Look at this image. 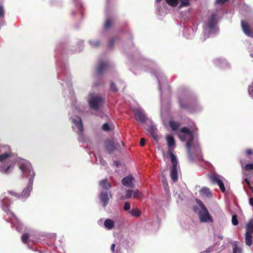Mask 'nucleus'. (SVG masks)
<instances>
[{"mask_svg": "<svg viewBox=\"0 0 253 253\" xmlns=\"http://www.w3.org/2000/svg\"><path fill=\"white\" fill-rule=\"evenodd\" d=\"M244 181L246 182V183L250 186L251 184L250 181L248 178L245 179Z\"/></svg>", "mask_w": 253, "mask_h": 253, "instance_id": "49", "label": "nucleus"}, {"mask_svg": "<svg viewBox=\"0 0 253 253\" xmlns=\"http://www.w3.org/2000/svg\"><path fill=\"white\" fill-rule=\"evenodd\" d=\"M169 126L172 131L177 130L180 126V124L174 121H170Z\"/></svg>", "mask_w": 253, "mask_h": 253, "instance_id": "20", "label": "nucleus"}, {"mask_svg": "<svg viewBox=\"0 0 253 253\" xmlns=\"http://www.w3.org/2000/svg\"><path fill=\"white\" fill-rule=\"evenodd\" d=\"M241 26L244 33L247 36L251 38L253 37V32L251 30L250 27L247 22L242 21Z\"/></svg>", "mask_w": 253, "mask_h": 253, "instance_id": "7", "label": "nucleus"}, {"mask_svg": "<svg viewBox=\"0 0 253 253\" xmlns=\"http://www.w3.org/2000/svg\"><path fill=\"white\" fill-rule=\"evenodd\" d=\"M250 204L253 207V198H251L249 199Z\"/></svg>", "mask_w": 253, "mask_h": 253, "instance_id": "50", "label": "nucleus"}, {"mask_svg": "<svg viewBox=\"0 0 253 253\" xmlns=\"http://www.w3.org/2000/svg\"><path fill=\"white\" fill-rule=\"evenodd\" d=\"M133 181L134 178L133 176L132 175H128L123 178L122 182L125 186L133 188L134 187Z\"/></svg>", "mask_w": 253, "mask_h": 253, "instance_id": "9", "label": "nucleus"}, {"mask_svg": "<svg viewBox=\"0 0 253 253\" xmlns=\"http://www.w3.org/2000/svg\"><path fill=\"white\" fill-rule=\"evenodd\" d=\"M252 233H245V243L248 246H251L253 244Z\"/></svg>", "mask_w": 253, "mask_h": 253, "instance_id": "18", "label": "nucleus"}, {"mask_svg": "<svg viewBox=\"0 0 253 253\" xmlns=\"http://www.w3.org/2000/svg\"><path fill=\"white\" fill-rule=\"evenodd\" d=\"M246 154L247 156H250L253 154V150L251 149H247L246 150Z\"/></svg>", "mask_w": 253, "mask_h": 253, "instance_id": "43", "label": "nucleus"}, {"mask_svg": "<svg viewBox=\"0 0 253 253\" xmlns=\"http://www.w3.org/2000/svg\"><path fill=\"white\" fill-rule=\"evenodd\" d=\"M104 226L108 229L111 230L115 226V223L113 220L107 219L105 220L104 223Z\"/></svg>", "mask_w": 253, "mask_h": 253, "instance_id": "19", "label": "nucleus"}, {"mask_svg": "<svg viewBox=\"0 0 253 253\" xmlns=\"http://www.w3.org/2000/svg\"><path fill=\"white\" fill-rule=\"evenodd\" d=\"M73 122L77 126L80 132L82 133L83 131L84 127L81 119L79 118L78 120L74 119L73 120Z\"/></svg>", "mask_w": 253, "mask_h": 253, "instance_id": "17", "label": "nucleus"}, {"mask_svg": "<svg viewBox=\"0 0 253 253\" xmlns=\"http://www.w3.org/2000/svg\"><path fill=\"white\" fill-rule=\"evenodd\" d=\"M246 175L247 176H248V173H246Z\"/></svg>", "mask_w": 253, "mask_h": 253, "instance_id": "53", "label": "nucleus"}, {"mask_svg": "<svg viewBox=\"0 0 253 253\" xmlns=\"http://www.w3.org/2000/svg\"><path fill=\"white\" fill-rule=\"evenodd\" d=\"M170 177L174 182L178 180L177 168V166H173L170 169Z\"/></svg>", "mask_w": 253, "mask_h": 253, "instance_id": "12", "label": "nucleus"}, {"mask_svg": "<svg viewBox=\"0 0 253 253\" xmlns=\"http://www.w3.org/2000/svg\"><path fill=\"white\" fill-rule=\"evenodd\" d=\"M202 208L203 212L199 214L200 221L202 222H213V219L207 209L203 205Z\"/></svg>", "mask_w": 253, "mask_h": 253, "instance_id": "4", "label": "nucleus"}, {"mask_svg": "<svg viewBox=\"0 0 253 253\" xmlns=\"http://www.w3.org/2000/svg\"><path fill=\"white\" fill-rule=\"evenodd\" d=\"M162 0H156L157 3H160Z\"/></svg>", "mask_w": 253, "mask_h": 253, "instance_id": "51", "label": "nucleus"}, {"mask_svg": "<svg viewBox=\"0 0 253 253\" xmlns=\"http://www.w3.org/2000/svg\"><path fill=\"white\" fill-rule=\"evenodd\" d=\"M108 67V64L106 62H100L96 68L97 74L99 76L101 75Z\"/></svg>", "mask_w": 253, "mask_h": 253, "instance_id": "11", "label": "nucleus"}, {"mask_svg": "<svg viewBox=\"0 0 253 253\" xmlns=\"http://www.w3.org/2000/svg\"><path fill=\"white\" fill-rule=\"evenodd\" d=\"M250 94H253V85H252L249 89Z\"/></svg>", "mask_w": 253, "mask_h": 253, "instance_id": "47", "label": "nucleus"}, {"mask_svg": "<svg viewBox=\"0 0 253 253\" xmlns=\"http://www.w3.org/2000/svg\"><path fill=\"white\" fill-rule=\"evenodd\" d=\"M251 189H252V191L253 193V187H251Z\"/></svg>", "mask_w": 253, "mask_h": 253, "instance_id": "52", "label": "nucleus"}, {"mask_svg": "<svg viewBox=\"0 0 253 253\" xmlns=\"http://www.w3.org/2000/svg\"><path fill=\"white\" fill-rule=\"evenodd\" d=\"M178 103L180 108L183 109H188L190 106V103L184 101L181 98H179Z\"/></svg>", "mask_w": 253, "mask_h": 253, "instance_id": "21", "label": "nucleus"}, {"mask_svg": "<svg viewBox=\"0 0 253 253\" xmlns=\"http://www.w3.org/2000/svg\"><path fill=\"white\" fill-rule=\"evenodd\" d=\"M157 128L154 125H150L149 128V132L151 136L155 139L157 140L158 136L157 133Z\"/></svg>", "mask_w": 253, "mask_h": 253, "instance_id": "14", "label": "nucleus"}, {"mask_svg": "<svg viewBox=\"0 0 253 253\" xmlns=\"http://www.w3.org/2000/svg\"><path fill=\"white\" fill-rule=\"evenodd\" d=\"M232 223L234 225H237L238 224V221L237 219V216L236 215H233L232 217Z\"/></svg>", "mask_w": 253, "mask_h": 253, "instance_id": "35", "label": "nucleus"}, {"mask_svg": "<svg viewBox=\"0 0 253 253\" xmlns=\"http://www.w3.org/2000/svg\"><path fill=\"white\" fill-rule=\"evenodd\" d=\"M166 139L169 147H171L175 145V141L174 138L171 135H168L166 137Z\"/></svg>", "mask_w": 253, "mask_h": 253, "instance_id": "25", "label": "nucleus"}, {"mask_svg": "<svg viewBox=\"0 0 253 253\" xmlns=\"http://www.w3.org/2000/svg\"><path fill=\"white\" fill-rule=\"evenodd\" d=\"M117 40H118V38L117 37L111 38L109 41L108 46L112 47L114 46L115 41Z\"/></svg>", "mask_w": 253, "mask_h": 253, "instance_id": "34", "label": "nucleus"}, {"mask_svg": "<svg viewBox=\"0 0 253 253\" xmlns=\"http://www.w3.org/2000/svg\"><path fill=\"white\" fill-rule=\"evenodd\" d=\"M228 0H216V2L217 4H222L227 2Z\"/></svg>", "mask_w": 253, "mask_h": 253, "instance_id": "44", "label": "nucleus"}, {"mask_svg": "<svg viewBox=\"0 0 253 253\" xmlns=\"http://www.w3.org/2000/svg\"><path fill=\"white\" fill-rule=\"evenodd\" d=\"M5 151V152L0 155V162H2L6 159L12 156L11 148L9 146L4 145L1 147L0 152Z\"/></svg>", "mask_w": 253, "mask_h": 253, "instance_id": "5", "label": "nucleus"}, {"mask_svg": "<svg viewBox=\"0 0 253 253\" xmlns=\"http://www.w3.org/2000/svg\"><path fill=\"white\" fill-rule=\"evenodd\" d=\"M169 156L171 158V163H172V166H177V161L176 158V157L175 155L173 154V153L170 151H169Z\"/></svg>", "mask_w": 253, "mask_h": 253, "instance_id": "27", "label": "nucleus"}, {"mask_svg": "<svg viewBox=\"0 0 253 253\" xmlns=\"http://www.w3.org/2000/svg\"><path fill=\"white\" fill-rule=\"evenodd\" d=\"M246 232L253 233V220H250L246 224Z\"/></svg>", "mask_w": 253, "mask_h": 253, "instance_id": "22", "label": "nucleus"}, {"mask_svg": "<svg viewBox=\"0 0 253 253\" xmlns=\"http://www.w3.org/2000/svg\"><path fill=\"white\" fill-rule=\"evenodd\" d=\"M19 169L26 177H29V184L27 187L23 190L22 193V196L25 197H28L32 189L33 178L35 175V173L30 165L29 164H22L19 166Z\"/></svg>", "mask_w": 253, "mask_h": 253, "instance_id": "2", "label": "nucleus"}, {"mask_svg": "<svg viewBox=\"0 0 253 253\" xmlns=\"http://www.w3.org/2000/svg\"><path fill=\"white\" fill-rule=\"evenodd\" d=\"M102 128H103V130H104V131H107L110 130V126H109L108 123H105L103 125Z\"/></svg>", "mask_w": 253, "mask_h": 253, "instance_id": "40", "label": "nucleus"}, {"mask_svg": "<svg viewBox=\"0 0 253 253\" xmlns=\"http://www.w3.org/2000/svg\"><path fill=\"white\" fill-rule=\"evenodd\" d=\"M30 235L29 233H23L21 237L22 242L25 244H28L29 242Z\"/></svg>", "mask_w": 253, "mask_h": 253, "instance_id": "26", "label": "nucleus"}, {"mask_svg": "<svg viewBox=\"0 0 253 253\" xmlns=\"http://www.w3.org/2000/svg\"><path fill=\"white\" fill-rule=\"evenodd\" d=\"M11 165L5 166V164L0 165V171L4 173H7L8 170L10 169Z\"/></svg>", "mask_w": 253, "mask_h": 253, "instance_id": "24", "label": "nucleus"}, {"mask_svg": "<svg viewBox=\"0 0 253 253\" xmlns=\"http://www.w3.org/2000/svg\"><path fill=\"white\" fill-rule=\"evenodd\" d=\"M233 253H241V250L235 245L233 248Z\"/></svg>", "mask_w": 253, "mask_h": 253, "instance_id": "36", "label": "nucleus"}, {"mask_svg": "<svg viewBox=\"0 0 253 253\" xmlns=\"http://www.w3.org/2000/svg\"><path fill=\"white\" fill-rule=\"evenodd\" d=\"M118 144L113 140H109L106 142L105 148L109 153H111L117 149Z\"/></svg>", "mask_w": 253, "mask_h": 253, "instance_id": "10", "label": "nucleus"}, {"mask_svg": "<svg viewBox=\"0 0 253 253\" xmlns=\"http://www.w3.org/2000/svg\"><path fill=\"white\" fill-rule=\"evenodd\" d=\"M208 27L212 29L214 28L216 24V14H213L208 20Z\"/></svg>", "mask_w": 253, "mask_h": 253, "instance_id": "15", "label": "nucleus"}, {"mask_svg": "<svg viewBox=\"0 0 253 253\" xmlns=\"http://www.w3.org/2000/svg\"><path fill=\"white\" fill-rule=\"evenodd\" d=\"M210 179L213 184H216L219 186V187L222 192L225 191V188L223 182L220 179V176L218 174H213L210 177Z\"/></svg>", "mask_w": 253, "mask_h": 253, "instance_id": "6", "label": "nucleus"}, {"mask_svg": "<svg viewBox=\"0 0 253 253\" xmlns=\"http://www.w3.org/2000/svg\"><path fill=\"white\" fill-rule=\"evenodd\" d=\"M88 103L91 108L95 110H98L100 106L104 103V100L100 96L92 95L90 96Z\"/></svg>", "mask_w": 253, "mask_h": 253, "instance_id": "3", "label": "nucleus"}, {"mask_svg": "<svg viewBox=\"0 0 253 253\" xmlns=\"http://www.w3.org/2000/svg\"><path fill=\"white\" fill-rule=\"evenodd\" d=\"M99 185L102 189L105 190H109L111 187V184L107 178L103 179L100 181Z\"/></svg>", "mask_w": 253, "mask_h": 253, "instance_id": "13", "label": "nucleus"}, {"mask_svg": "<svg viewBox=\"0 0 253 253\" xmlns=\"http://www.w3.org/2000/svg\"><path fill=\"white\" fill-rule=\"evenodd\" d=\"M190 0H181V2L178 6V8L180 9L183 7L188 6L190 4Z\"/></svg>", "mask_w": 253, "mask_h": 253, "instance_id": "30", "label": "nucleus"}, {"mask_svg": "<svg viewBox=\"0 0 253 253\" xmlns=\"http://www.w3.org/2000/svg\"><path fill=\"white\" fill-rule=\"evenodd\" d=\"M112 23V20L110 18H107L106 19L105 24H104V28L106 29H108L110 28L111 26V24Z\"/></svg>", "mask_w": 253, "mask_h": 253, "instance_id": "31", "label": "nucleus"}, {"mask_svg": "<svg viewBox=\"0 0 253 253\" xmlns=\"http://www.w3.org/2000/svg\"><path fill=\"white\" fill-rule=\"evenodd\" d=\"M132 195H133V197L134 198H136L139 196L140 193H139L138 190L133 191Z\"/></svg>", "mask_w": 253, "mask_h": 253, "instance_id": "41", "label": "nucleus"}, {"mask_svg": "<svg viewBox=\"0 0 253 253\" xmlns=\"http://www.w3.org/2000/svg\"><path fill=\"white\" fill-rule=\"evenodd\" d=\"M129 213L131 214V215L134 217H139L141 215L140 211L137 208L129 210Z\"/></svg>", "mask_w": 253, "mask_h": 253, "instance_id": "23", "label": "nucleus"}, {"mask_svg": "<svg viewBox=\"0 0 253 253\" xmlns=\"http://www.w3.org/2000/svg\"><path fill=\"white\" fill-rule=\"evenodd\" d=\"M112 197L110 192H102L100 194V200L104 207H105L109 203V198Z\"/></svg>", "mask_w": 253, "mask_h": 253, "instance_id": "8", "label": "nucleus"}, {"mask_svg": "<svg viewBox=\"0 0 253 253\" xmlns=\"http://www.w3.org/2000/svg\"><path fill=\"white\" fill-rule=\"evenodd\" d=\"M130 209V204L126 202L125 203L124 209L126 211H129Z\"/></svg>", "mask_w": 253, "mask_h": 253, "instance_id": "39", "label": "nucleus"}, {"mask_svg": "<svg viewBox=\"0 0 253 253\" xmlns=\"http://www.w3.org/2000/svg\"><path fill=\"white\" fill-rule=\"evenodd\" d=\"M8 193L11 195H13V196H14L16 197H20V196L19 194H17V193H16L13 191H9Z\"/></svg>", "mask_w": 253, "mask_h": 253, "instance_id": "45", "label": "nucleus"}, {"mask_svg": "<svg viewBox=\"0 0 253 253\" xmlns=\"http://www.w3.org/2000/svg\"><path fill=\"white\" fill-rule=\"evenodd\" d=\"M4 8L2 5H0V18H1L4 15Z\"/></svg>", "mask_w": 253, "mask_h": 253, "instance_id": "42", "label": "nucleus"}, {"mask_svg": "<svg viewBox=\"0 0 253 253\" xmlns=\"http://www.w3.org/2000/svg\"><path fill=\"white\" fill-rule=\"evenodd\" d=\"M90 45L94 47H98L100 45V42L98 41H90Z\"/></svg>", "mask_w": 253, "mask_h": 253, "instance_id": "37", "label": "nucleus"}, {"mask_svg": "<svg viewBox=\"0 0 253 253\" xmlns=\"http://www.w3.org/2000/svg\"><path fill=\"white\" fill-rule=\"evenodd\" d=\"M145 144V139L144 138H141L140 141V145L141 146H144Z\"/></svg>", "mask_w": 253, "mask_h": 253, "instance_id": "46", "label": "nucleus"}, {"mask_svg": "<svg viewBox=\"0 0 253 253\" xmlns=\"http://www.w3.org/2000/svg\"><path fill=\"white\" fill-rule=\"evenodd\" d=\"M200 194L204 196H209L211 195L210 189L208 188H203L200 191Z\"/></svg>", "mask_w": 253, "mask_h": 253, "instance_id": "29", "label": "nucleus"}, {"mask_svg": "<svg viewBox=\"0 0 253 253\" xmlns=\"http://www.w3.org/2000/svg\"><path fill=\"white\" fill-rule=\"evenodd\" d=\"M246 171L253 170V164H247L244 167Z\"/></svg>", "mask_w": 253, "mask_h": 253, "instance_id": "33", "label": "nucleus"}, {"mask_svg": "<svg viewBox=\"0 0 253 253\" xmlns=\"http://www.w3.org/2000/svg\"><path fill=\"white\" fill-rule=\"evenodd\" d=\"M137 119L141 123H144L147 120L146 116L140 111L138 110L135 112Z\"/></svg>", "mask_w": 253, "mask_h": 253, "instance_id": "16", "label": "nucleus"}, {"mask_svg": "<svg viewBox=\"0 0 253 253\" xmlns=\"http://www.w3.org/2000/svg\"><path fill=\"white\" fill-rule=\"evenodd\" d=\"M110 90H111V91L114 92H116L118 91V89L116 87V84L113 82H111Z\"/></svg>", "mask_w": 253, "mask_h": 253, "instance_id": "32", "label": "nucleus"}, {"mask_svg": "<svg viewBox=\"0 0 253 253\" xmlns=\"http://www.w3.org/2000/svg\"><path fill=\"white\" fill-rule=\"evenodd\" d=\"M166 2L172 7H175L178 3L179 0H165Z\"/></svg>", "mask_w": 253, "mask_h": 253, "instance_id": "28", "label": "nucleus"}, {"mask_svg": "<svg viewBox=\"0 0 253 253\" xmlns=\"http://www.w3.org/2000/svg\"><path fill=\"white\" fill-rule=\"evenodd\" d=\"M198 131V128L194 125L191 126L189 129L184 126L182 127L178 132V137L181 141H185L186 139V135L189 136V139L186 141V145L188 157L191 160H193L194 157L200 156L201 149L198 144H194L193 140L194 139V134Z\"/></svg>", "mask_w": 253, "mask_h": 253, "instance_id": "1", "label": "nucleus"}, {"mask_svg": "<svg viewBox=\"0 0 253 253\" xmlns=\"http://www.w3.org/2000/svg\"><path fill=\"white\" fill-rule=\"evenodd\" d=\"M115 244H112L111 245V250L112 252V253H115Z\"/></svg>", "mask_w": 253, "mask_h": 253, "instance_id": "48", "label": "nucleus"}, {"mask_svg": "<svg viewBox=\"0 0 253 253\" xmlns=\"http://www.w3.org/2000/svg\"><path fill=\"white\" fill-rule=\"evenodd\" d=\"M132 192H133L132 190H126V198L127 199H129V198H130L132 196L133 197Z\"/></svg>", "mask_w": 253, "mask_h": 253, "instance_id": "38", "label": "nucleus"}]
</instances>
